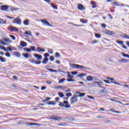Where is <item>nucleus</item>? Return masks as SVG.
I'll return each mask as SVG.
<instances>
[{
  "mask_svg": "<svg viewBox=\"0 0 129 129\" xmlns=\"http://www.w3.org/2000/svg\"><path fill=\"white\" fill-rule=\"evenodd\" d=\"M59 102V106L60 107H66V108H70L71 107V106L69 105V102L68 101H64L63 103L61 102Z\"/></svg>",
  "mask_w": 129,
  "mask_h": 129,
  "instance_id": "f257e3e1",
  "label": "nucleus"
},
{
  "mask_svg": "<svg viewBox=\"0 0 129 129\" xmlns=\"http://www.w3.org/2000/svg\"><path fill=\"white\" fill-rule=\"evenodd\" d=\"M3 41H5V42H6V43L4 41H3V40L0 39V44L4 45V46H6V45H8V44H9V43H13V41L12 40L10 39V38H3Z\"/></svg>",
  "mask_w": 129,
  "mask_h": 129,
  "instance_id": "f03ea898",
  "label": "nucleus"
},
{
  "mask_svg": "<svg viewBox=\"0 0 129 129\" xmlns=\"http://www.w3.org/2000/svg\"><path fill=\"white\" fill-rule=\"evenodd\" d=\"M71 66H73L74 68H77L78 69H80L81 68H82L83 69H87L88 70V68H86L84 66H80L79 64L73 63L71 64Z\"/></svg>",
  "mask_w": 129,
  "mask_h": 129,
  "instance_id": "7ed1b4c3",
  "label": "nucleus"
},
{
  "mask_svg": "<svg viewBox=\"0 0 129 129\" xmlns=\"http://www.w3.org/2000/svg\"><path fill=\"white\" fill-rule=\"evenodd\" d=\"M19 18V17H18L17 19H14L13 21V23L14 24H17V25H21L22 24V20Z\"/></svg>",
  "mask_w": 129,
  "mask_h": 129,
  "instance_id": "20e7f679",
  "label": "nucleus"
},
{
  "mask_svg": "<svg viewBox=\"0 0 129 129\" xmlns=\"http://www.w3.org/2000/svg\"><path fill=\"white\" fill-rule=\"evenodd\" d=\"M9 8H10V6L8 5H2L1 6L0 10L1 11H3L4 12H8V10H9Z\"/></svg>",
  "mask_w": 129,
  "mask_h": 129,
  "instance_id": "39448f33",
  "label": "nucleus"
},
{
  "mask_svg": "<svg viewBox=\"0 0 129 129\" xmlns=\"http://www.w3.org/2000/svg\"><path fill=\"white\" fill-rule=\"evenodd\" d=\"M78 97H79V96L78 95H74V96L71 98V103H74V102H76L77 101H78V99H76L75 100H74V99Z\"/></svg>",
  "mask_w": 129,
  "mask_h": 129,
  "instance_id": "423d86ee",
  "label": "nucleus"
},
{
  "mask_svg": "<svg viewBox=\"0 0 129 129\" xmlns=\"http://www.w3.org/2000/svg\"><path fill=\"white\" fill-rule=\"evenodd\" d=\"M40 21L42 23V24H45V26H47V27H53L52 25L50 24V23H49L47 20L45 19H42Z\"/></svg>",
  "mask_w": 129,
  "mask_h": 129,
  "instance_id": "0eeeda50",
  "label": "nucleus"
},
{
  "mask_svg": "<svg viewBox=\"0 0 129 129\" xmlns=\"http://www.w3.org/2000/svg\"><path fill=\"white\" fill-rule=\"evenodd\" d=\"M116 42L119 45H121L122 46V48H124V49H127L126 46L123 45V43H124V41L121 40H116Z\"/></svg>",
  "mask_w": 129,
  "mask_h": 129,
  "instance_id": "6e6552de",
  "label": "nucleus"
},
{
  "mask_svg": "<svg viewBox=\"0 0 129 129\" xmlns=\"http://www.w3.org/2000/svg\"><path fill=\"white\" fill-rule=\"evenodd\" d=\"M50 119H53V120H61L62 119V117H55L54 115H52L51 117H49Z\"/></svg>",
  "mask_w": 129,
  "mask_h": 129,
  "instance_id": "1a4fd4ad",
  "label": "nucleus"
},
{
  "mask_svg": "<svg viewBox=\"0 0 129 129\" xmlns=\"http://www.w3.org/2000/svg\"><path fill=\"white\" fill-rule=\"evenodd\" d=\"M104 34H106V35H108L109 36H112V35H114L115 33L114 31H110V30H106L104 31Z\"/></svg>",
  "mask_w": 129,
  "mask_h": 129,
  "instance_id": "9d476101",
  "label": "nucleus"
},
{
  "mask_svg": "<svg viewBox=\"0 0 129 129\" xmlns=\"http://www.w3.org/2000/svg\"><path fill=\"white\" fill-rule=\"evenodd\" d=\"M34 56L36 58H37V60H42V58H43L42 56V55L39 54H37V53H35L34 55Z\"/></svg>",
  "mask_w": 129,
  "mask_h": 129,
  "instance_id": "9b49d317",
  "label": "nucleus"
},
{
  "mask_svg": "<svg viewBox=\"0 0 129 129\" xmlns=\"http://www.w3.org/2000/svg\"><path fill=\"white\" fill-rule=\"evenodd\" d=\"M10 31L11 32H19V30L17 27L11 26V27L10 28Z\"/></svg>",
  "mask_w": 129,
  "mask_h": 129,
  "instance_id": "f8f14e48",
  "label": "nucleus"
},
{
  "mask_svg": "<svg viewBox=\"0 0 129 129\" xmlns=\"http://www.w3.org/2000/svg\"><path fill=\"white\" fill-rule=\"evenodd\" d=\"M93 84H97L100 88H103V87L101 86V84L103 83L102 82H94Z\"/></svg>",
  "mask_w": 129,
  "mask_h": 129,
  "instance_id": "ddd939ff",
  "label": "nucleus"
},
{
  "mask_svg": "<svg viewBox=\"0 0 129 129\" xmlns=\"http://www.w3.org/2000/svg\"><path fill=\"white\" fill-rule=\"evenodd\" d=\"M27 45H28V44H27V42H26L24 41H21L20 46H21V47H26V46Z\"/></svg>",
  "mask_w": 129,
  "mask_h": 129,
  "instance_id": "4468645a",
  "label": "nucleus"
},
{
  "mask_svg": "<svg viewBox=\"0 0 129 129\" xmlns=\"http://www.w3.org/2000/svg\"><path fill=\"white\" fill-rule=\"evenodd\" d=\"M86 79L87 81H93V79H94V78L91 76H87L86 78Z\"/></svg>",
  "mask_w": 129,
  "mask_h": 129,
  "instance_id": "2eb2a0df",
  "label": "nucleus"
},
{
  "mask_svg": "<svg viewBox=\"0 0 129 129\" xmlns=\"http://www.w3.org/2000/svg\"><path fill=\"white\" fill-rule=\"evenodd\" d=\"M37 52L40 53V52H45V51H46V50H45V49H44V48H41L40 47H38L37 48Z\"/></svg>",
  "mask_w": 129,
  "mask_h": 129,
  "instance_id": "dca6fc26",
  "label": "nucleus"
},
{
  "mask_svg": "<svg viewBox=\"0 0 129 129\" xmlns=\"http://www.w3.org/2000/svg\"><path fill=\"white\" fill-rule=\"evenodd\" d=\"M78 9L80 11H82V10H84V7L83 5H82V4H79L78 6Z\"/></svg>",
  "mask_w": 129,
  "mask_h": 129,
  "instance_id": "f3484780",
  "label": "nucleus"
},
{
  "mask_svg": "<svg viewBox=\"0 0 129 129\" xmlns=\"http://www.w3.org/2000/svg\"><path fill=\"white\" fill-rule=\"evenodd\" d=\"M14 55L15 56H16V57H18V58H20L21 57V53L18 51H15L14 52Z\"/></svg>",
  "mask_w": 129,
  "mask_h": 129,
  "instance_id": "a211bd4d",
  "label": "nucleus"
},
{
  "mask_svg": "<svg viewBox=\"0 0 129 129\" xmlns=\"http://www.w3.org/2000/svg\"><path fill=\"white\" fill-rule=\"evenodd\" d=\"M30 21L28 19H26L23 21V24L25 26H29V23Z\"/></svg>",
  "mask_w": 129,
  "mask_h": 129,
  "instance_id": "6ab92c4d",
  "label": "nucleus"
},
{
  "mask_svg": "<svg viewBox=\"0 0 129 129\" xmlns=\"http://www.w3.org/2000/svg\"><path fill=\"white\" fill-rule=\"evenodd\" d=\"M48 61H49V58L48 57H45L43 59V60L42 61V63L43 64H47V63L48 62Z\"/></svg>",
  "mask_w": 129,
  "mask_h": 129,
  "instance_id": "aec40b11",
  "label": "nucleus"
},
{
  "mask_svg": "<svg viewBox=\"0 0 129 129\" xmlns=\"http://www.w3.org/2000/svg\"><path fill=\"white\" fill-rule=\"evenodd\" d=\"M66 124H67V123H66L65 122H62V123H57L56 124V125H58V126H66Z\"/></svg>",
  "mask_w": 129,
  "mask_h": 129,
  "instance_id": "412c9836",
  "label": "nucleus"
},
{
  "mask_svg": "<svg viewBox=\"0 0 129 129\" xmlns=\"http://www.w3.org/2000/svg\"><path fill=\"white\" fill-rule=\"evenodd\" d=\"M28 125L29 126H36V125H39L40 124L36 123H27Z\"/></svg>",
  "mask_w": 129,
  "mask_h": 129,
  "instance_id": "4be33fe9",
  "label": "nucleus"
},
{
  "mask_svg": "<svg viewBox=\"0 0 129 129\" xmlns=\"http://www.w3.org/2000/svg\"><path fill=\"white\" fill-rule=\"evenodd\" d=\"M47 104H48V105H56V103H55L52 101H50L49 102H48L47 103Z\"/></svg>",
  "mask_w": 129,
  "mask_h": 129,
  "instance_id": "5701e85b",
  "label": "nucleus"
},
{
  "mask_svg": "<svg viewBox=\"0 0 129 129\" xmlns=\"http://www.w3.org/2000/svg\"><path fill=\"white\" fill-rule=\"evenodd\" d=\"M80 22L83 23V24H87V23H88V21L87 20H84L83 19H81Z\"/></svg>",
  "mask_w": 129,
  "mask_h": 129,
  "instance_id": "b1692460",
  "label": "nucleus"
},
{
  "mask_svg": "<svg viewBox=\"0 0 129 129\" xmlns=\"http://www.w3.org/2000/svg\"><path fill=\"white\" fill-rule=\"evenodd\" d=\"M102 88H103V89L102 90V93L106 94V93H107V89L105 87Z\"/></svg>",
  "mask_w": 129,
  "mask_h": 129,
  "instance_id": "393cba45",
  "label": "nucleus"
},
{
  "mask_svg": "<svg viewBox=\"0 0 129 129\" xmlns=\"http://www.w3.org/2000/svg\"><path fill=\"white\" fill-rule=\"evenodd\" d=\"M46 69H47V70H48V71H50V72H58V71L56 70H53L52 69H48L47 68H45Z\"/></svg>",
  "mask_w": 129,
  "mask_h": 129,
  "instance_id": "a878e982",
  "label": "nucleus"
},
{
  "mask_svg": "<svg viewBox=\"0 0 129 129\" xmlns=\"http://www.w3.org/2000/svg\"><path fill=\"white\" fill-rule=\"evenodd\" d=\"M128 61V59H126L125 58H122L119 60V62L120 63H124V62H127Z\"/></svg>",
  "mask_w": 129,
  "mask_h": 129,
  "instance_id": "bb28decb",
  "label": "nucleus"
},
{
  "mask_svg": "<svg viewBox=\"0 0 129 129\" xmlns=\"http://www.w3.org/2000/svg\"><path fill=\"white\" fill-rule=\"evenodd\" d=\"M87 74H80L78 75V77H80V78H83V77H84V76H86Z\"/></svg>",
  "mask_w": 129,
  "mask_h": 129,
  "instance_id": "cd10ccee",
  "label": "nucleus"
},
{
  "mask_svg": "<svg viewBox=\"0 0 129 129\" xmlns=\"http://www.w3.org/2000/svg\"><path fill=\"white\" fill-rule=\"evenodd\" d=\"M91 5H92L93 9H95V8H96V5L95 4V2H91Z\"/></svg>",
  "mask_w": 129,
  "mask_h": 129,
  "instance_id": "c85d7f7f",
  "label": "nucleus"
},
{
  "mask_svg": "<svg viewBox=\"0 0 129 129\" xmlns=\"http://www.w3.org/2000/svg\"><path fill=\"white\" fill-rule=\"evenodd\" d=\"M22 55L25 58H26V59H28L29 57H30L29 53H22Z\"/></svg>",
  "mask_w": 129,
  "mask_h": 129,
  "instance_id": "c756f323",
  "label": "nucleus"
},
{
  "mask_svg": "<svg viewBox=\"0 0 129 129\" xmlns=\"http://www.w3.org/2000/svg\"><path fill=\"white\" fill-rule=\"evenodd\" d=\"M7 25V21H4L3 19L0 18V24Z\"/></svg>",
  "mask_w": 129,
  "mask_h": 129,
  "instance_id": "7c9ffc66",
  "label": "nucleus"
},
{
  "mask_svg": "<svg viewBox=\"0 0 129 129\" xmlns=\"http://www.w3.org/2000/svg\"><path fill=\"white\" fill-rule=\"evenodd\" d=\"M67 74H68V78L72 79V78H73V77H74V76H72V75L70 74V72H67Z\"/></svg>",
  "mask_w": 129,
  "mask_h": 129,
  "instance_id": "2f4dec72",
  "label": "nucleus"
},
{
  "mask_svg": "<svg viewBox=\"0 0 129 129\" xmlns=\"http://www.w3.org/2000/svg\"><path fill=\"white\" fill-rule=\"evenodd\" d=\"M25 34L27 36H32V32L31 31H25Z\"/></svg>",
  "mask_w": 129,
  "mask_h": 129,
  "instance_id": "473e14b6",
  "label": "nucleus"
},
{
  "mask_svg": "<svg viewBox=\"0 0 129 129\" xmlns=\"http://www.w3.org/2000/svg\"><path fill=\"white\" fill-rule=\"evenodd\" d=\"M0 49L2 50H4L6 52H8V50H7V48H6L5 46H3V45H0Z\"/></svg>",
  "mask_w": 129,
  "mask_h": 129,
  "instance_id": "72a5a7b5",
  "label": "nucleus"
},
{
  "mask_svg": "<svg viewBox=\"0 0 129 129\" xmlns=\"http://www.w3.org/2000/svg\"><path fill=\"white\" fill-rule=\"evenodd\" d=\"M63 86H56L53 87L54 89H60V88H63Z\"/></svg>",
  "mask_w": 129,
  "mask_h": 129,
  "instance_id": "f704fd0d",
  "label": "nucleus"
},
{
  "mask_svg": "<svg viewBox=\"0 0 129 129\" xmlns=\"http://www.w3.org/2000/svg\"><path fill=\"white\" fill-rule=\"evenodd\" d=\"M24 51H26L28 53H30L31 52V48L25 47L24 48Z\"/></svg>",
  "mask_w": 129,
  "mask_h": 129,
  "instance_id": "c9c22d12",
  "label": "nucleus"
},
{
  "mask_svg": "<svg viewBox=\"0 0 129 129\" xmlns=\"http://www.w3.org/2000/svg\"><path fill=\"white\" fill-rule=\"evenodd\" d=\"M0 60L1 61V62H6V61H7V60L6 59V58H4L3 57L0 56Z\"/></svg>",
  "mask_w": 129,
  "mask_h": 129,
  "instance_id": "e433bc0d",
  "label": "nucleus"
},
{
  "mask_svg": "<svg viewBox=\"0 0 129 129\" xmlns=\"http://www.w3.org/2000/svg\"><path fill=\"white\" fill-rule=\"evenodd\" d=\"M51 6L52 8H53V9H54V10H58V7H57V6H56L55 5H54V4L51 3Z\"/></svg>",
  "mask_w": 129,
  "mask_h": 129,
  "instance_id": "4c0bfd02",
  "label": "nucleus"
},
{
  "mask_svg": "<svg viewBox=\"0 0 129 129\" xmlns=\"http://www.w3.org/2000/svg\"><path fill=\"white\" fill-rule=\"evenodd\" d=\"M69 24H70L71 25H72L73 26H74L75 27H82V26H83V25H78L75 24L73 23H70Z\"/></svg>",
  "mask_w": 129,
  "mask_h": 129,
  "instance_id": "58836bf2",
  "label": "nucleus"
},
{
  "mask_svg": "<svg viewBox=\"0 0 129 129\" xmlns=\"http://www.w3.org/2000/svg\"><path fill=\"white\" fill-rule=\"evenodd\" d=\"M58 95H59V97H60V98L64 97V94H63V93H62V92H58Z\"/></svg>",
  "mask_w": 129,
  "mask_h": 129,
  "instance_id": "ea45409f",
  "label": "nucleus"
},
{
  "mask_svg": "<svg viewBox=\"0 0 129 129\" xmlns=\"http://www.w3.org/2000/svg\"><path fill=\"white\" fill-rule=\"evenodd\" d=\"M95 37L98 39L99 38H101V35L98 33H95Z\"/></svg>",
  "mask_w": 129,
  "mask_h": 129,
  "instance_id": "a19ab883",
  "label": "nucleus"
},
{
  "mask_svg": "<svg viewBox=\"0 0 129 129\" xmlns=\"http://www.w3.org/2000/svg\"><path fill=\"white\" fill-rule=\"evenodd\" d=\"M30 49H31V51H34L35 52H36V47L34 46H31L30 47Z\"/></svg>",
  "mask_w": 129,
  "mask_h": 129,
  "instance_id": "79ce46f5",
  "label": "nucleus"
},
{
  "mask_svg": "<svg viewBox=\"0 0 129 129\" xmlns=\"http://www.w3.org/2000/svg\"><path fill=\"white\" fill-rule=\"evenodd\" d=\"M55 56L56 58H60V57H61V55H60V53H59V52H56L55 54Z\"/></svg>",
  "mask_w": 129,
  "mask_h": 129,
  "instance_id": "37998d69",
  "label": "nucleus"
},
{
  "mask_svg": "<svg viewBox=\"0 0 129 129\" xmlns=\"http://www.w3.org/2000/svg\"><path fill=\"white\" fill-rule=\"evenodd\" d=\"M66 80V79H65V78L61 79L59 81L58 83H63V82H64V81H65Z\"/></svg>",
  "mask_w": 129,
  "mask_h": 129,
  "instance_id": "c03bdc74",
  "label": "nucleus"
},
{
  "mask_svg": "<svg viewBox=\"0 0 129 129\" xmlns=\"http://www.w3.org/2000/svg\"><path fill=\"white\" fill-rule=\"evenodd\" d=\"M11 12H15V11H19V9L18 8H11Z\"/></svg>",
  "mask_w": 129,
  "mask_h": 129,
  "instance_id": "a18cd8bd",
  "label": "nucleus"
},
{
  "mask_svg": "<svg viewBox=\"0 0 129 129\" xmlns=\"http://www.w3.org/2000/svg\"><path fill=\"white\" fill-rule=\"evenodd\" d=\"M85 93H80V94L79 95V97H82L83 96H85Z\"/></svg>",
  "mask_w": 129,
  "mask_h": 129,
  "instance_id": "49530a36",
  "label": "nucleus"
},
{
  "mask_svg": "<svg viewBox=\"0 0 129 129\" xmlns=\"http://www.w3.org/2000/svg\"><path fill=\"white\" fill-rule=\"evenodd\" d=\"M42 63V61L41 60H35V64H36L37 65H40Z\"/></svg>",
  "mask_w": 129,
  "mask_h": 129,
  "instance_id": "de8ad7c7",
  "label": "nucleus"
},
{
  "mask_svg": "<svg viewBox=\"0 0 129 129\" xmlns=\"http://www.w3.org/2000/svg\"><path fill=\"white\" fill-rule=\"evenodd\" d=\"M67 80L68 82H74L75 81V80L72 79H68Z\"/></svg>",
  "mask_w": 129,
  "mask_h": 129,
  "instance_id": "09e8293b",
  "label": "nucleus"
},
{
  "mask_svg": "<svg viewBox=\"0 0 129 129\" xmlns=\"http://www.w3.org/2000/svg\"><path fill=\"white\" fill-rule=\"evenodd\" d=\"M123 38H124L125 39H129V36H127L126 34H124L122 36Z\"/></svg>",
  "mask_w": 129,
  "mask_h": 129,
  "instance_id": "8fccbe9b",
  "label": "nucleus"
},
{
  "mask_svg": "<svg viewBox=\"0 0 129 129\" xmlns=\"http://www.w3.org/2000/svg\"><path fill=\"white\" fill-rule=\"evenodd\" d=\"M122 55L123 56V57H125L126 58H129V55L127 54L123 53L122 54Z\"/></svg>",
  "mask_w": 129,
  "mask_h": 129,
  "instance_id": "3c124183",
  "label": "nucleus"
},
{
  "mask_svg": "<svg viewBox=\"0 0 129 129\" xmlns=\"http://www.w3.org/2000/svg\"><path fill=\"white\" fill-rule=\"evenodd\" d=\"M8 52H9V51H10V52H12V51H13V49H12V47H11L10 46H8L7 47V49Z\"/></svg>",
  "mask_w": 129,
  "mask_h": 129,
  "instance_id": "603ef678",
  "label": "nucleus"
},
{
  "mask_svg": "<svg viewBox=\"0 0 129 129\" xmlns=\"http://www.w3.org/2000/svg\"><path fill=\"white\" fill-rule=\"evenodd\" d=\"M66 95L68 97H70V96H72V94L71 93H67L66 94Z\"/></svg>",
  "mask_w": 129,
  "mask_h": 129,
  "instance_id": "864d4df0",
  "label": "nucleus"
},
{
  "mask_svg": "<svg viewBox=\"0 0 129 129\" xmlns=\"http://www.w3.org/2000/svg\"><path fill=\"white\" fill-rule=\"evenodd\" d=\"M49 60L50 61H54V60H55V58H54V56H50L49 57Z\"/></svg>",
  "mask_w": 129,
  "mask_h": 129,
  "instance_id": "5fc2aeb1",
  "label": "nucleus"
},
{
  "mask_svg": "<svg viewBox=\"0 0 129 129\" xmlns=\"http://www.w3.org/2000/svg\"><path fill=\"white\" fill-rule=\"evenodd\" d=\"M111 83H114L116 85H121L120 83L111 81Z\"/></svg>",
  "mask_w": 129,
  "mask_h": 129,
  "instance_id": "6e6d98bb",
  "label": "nucleus"
},
{
  "mask_svg": "<svg viewBox=\"0 0 129 129\" xmlns=\"http://www.w3.org/2000/svg\"><path fill=\"white\" fill-rule=\"evenodd\" d=\"M47 52H48V53H50V54H53V49H48V50H47Z\"/></svg>",
  "mask_w": 129,
  "mask_h": 129,
  "instance_id": "4d7b16f0",
  "label": "nucleus"
},
{
  "mask_svg": "<svg viewBox=\"0 0 129 129\" xmlns=\"http://www.w3.org/2000/svg\"><path fill=\"white\" fill-rule=\"evenodd\" d=\"M49 56H50V54L48 53H45L44 54L45 58H47V57H49Z\"/></svg>",
  "mask_w": 129,
  "mask_h": 129,
  "instance_id": "13d9d810",
  "label": "nucleus"
},
{
  "mask_svg": "<svg viewBox=\"0 0 129 129\" xmlns=\"http://www.w3.org/2000/svg\"><path fill=\"white\" fill-rule=\"evenodd\" d=\"M10 37L12 38V40H16V36L13 35H10Z\"/></svg>",
  "mask_w": 129,
  "mask_h": 129,
  "instance_id": "bf43d9fd",
  "label": "nucleus"
},
{
  "mask_svg": "<svg viewBox=\"0 0 129 129\" xmlns=\"http://www.w3.org/2000/svg\"><path fill=\"white\" fill-rule=\"evenodd\" d=\"M103 81H104V82H105V83H106L107 84H110V82L108 80H103Z\"/></svg>",
  "mask_w": 129,
  "mask_h": 129,
  "instance_id": "052dcab7",
  "label": "nucleus"
},
{
  "mask_svg": "<svg viewBox=\"0 0 129 129\" xmlns=\"http://www.w3.org/2000/svg\"><path fill=\"white\" fill-rule=\"evenodd\" d=\"M111 111H113V112H115L116 113H120V112L116 110H112V109H110V110Z\"/></svg>",
  "mask_w": 129,
  "mask_h": 129,
  "instance_id": "680f3d73",
  "label": "nucleus"
},
{
  "mask_svg": "<svg viewBox=\"0 0 129 129\" xmlns=\"http://www.w3.org/2000/svg\"><path fill=\"white\" fill-rule=\"evenodd\" d=\"M5 55L7 56V57H11V53H10V52L6 53Z\"/></svg>",
  "mask_w": 129,
  "mask_h": 129,
  "instance_id": "e2e57ef3",
  "label": "nucleus"
},
{
  "mask_svg": "<svg viewBox=\"0 0 129 129\" xmlns=\"http://www.w3.org/2000/svg\"><path fill=\"white\" fill-rule=\"evenodd\" d=\"M36 60H35V58H32L30 60L31 63H35Z\"/></svg>",
  "mask_w": 129,
  "mask_h": 129,
  "instance_id": "0e129e2a",
  "label": "nucleus"
},
{
  "mask_svg": "<svg viewBox=\"0 0 129 129\" xmlns=\"http://www.w3.org/2000/svg\"><path fill=\"white\" fill-rule=\"evenodd\" d=\"M13 79L14 80H18V77H17V76H14L13 77Z\"/></svg>",
  "mask_w": 129,
  "mask_h": 129,
  "instance_id": "69168bd1",
  "label": "nucleus"
},
{
  "mask_svg": "<svg viewBox=\"0 0 129 129\" xmlns=\"http://www.w3.org/2000/svg\"><path fill=\"white\" fill-rule=\"evenodd\" d=\"M47 88V87L43 86L41 88V90H45Z\"/></svg>",
  "mask_w": 129,
  "mask_h": 129,
  "instance_id": "338daca9",
  "label": "nucleus"
},
{
  "mask_svg": "<svg viewBox=\"0 0 129 129\" xmlns=\"http://www.w3.org/2000/svg\"><path fill=\"white\" fill-rule=\"evenodd\" d=\"M87 97H88V98H89L90 99H94V97H93L91 96L88 95Z\"/></svg>",
  "mask_w": 129,
  "mask_h": 129,
  "instance_id": "774afa93",
  "label": "nucleus"
}]
</instances>
